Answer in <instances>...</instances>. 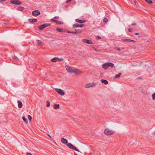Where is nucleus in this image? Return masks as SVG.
Segmentation results:
<instances>
[{"label": "nucleus", "instance_id": "nucleus-39", "mask_svg": "<svg viewBox=\"0 0 155 155\" xmlns=\"http://www.w3.org/2000/svg\"><path fill=\"white\" fill-rule=\"evenodd\" d=\"M131 25L133 26H136L137 25L136 23H133L131 24Z\"/></svg>", "mask_w": 155, "mask_h": 155}, {"label": "nucleus", "instance_id": "nucleus-45", "mask_svg": "<svg viewBox=\"0 0 155 155\" xmlns=\"http://www.w3.org/2000/svg\"><path fill=\"white\" fill-rule=\"evenodd\" d=\"M27 155H31V154L30 153H26Z\"/></svg>", "mask_w": 155, "mask_h": 155}, {"label": "nucleus", "instance_id": "nucleus-44", "mask_svg": "<svg viewBox=\"0 0 155 155\" xmlns=\"http://www.w3.org/2000/svg\"><path fill=\"white\" fill-rule=\"evenodd\" d=\"M134 35H140V33H134Z\"/></svg>", "mask_w": 155, "mask_h": 155}, {"label": "nucleus", "instance_id": "nucleus-35", "mask_svg": "<svg viewBox=\"0 0 155 155\" xmlns=\"http://www.w3.org/2000/svg\"><path fill=\"white\" fill-rule=\"evenodd\" d=\"M13 58L15 60H18V58H17V57L15 56H14L13 57Z\"/></svg>", "mask_w": 155, "mask_h": 155}, {"label": "nucleus", "instance_id": "nucleus-42", "mask_svg": "<svg viewBox=\"0 0 155 155\" xmlns=\"http://www.w3.org/2000/svg\"><path fill=\"white\" fill-rule=\"evenodd\" d=\"M54 18H55V19H59V17L58 16H55Z\"/></svg>", "mask_w": 155, "mask_h": 155}, {"label": "nucleus", "instance_id": "nucleus-16", "mask_svg": "<svg viewBox=\"0 0 155 155\" xmlns=\"http://www.w3.org/2000/svg\"><path fill=\"white\" fill-rule=\"evenodd\" d=\"M18 107L19 108H21L22 106V102L20 100H18Z\"/></svg>", "mask_w": 155, "mask_h": 155}, {"label": "nucleus", "instance_id": "nucleus-24", "mask_svg": "<svg viewBox=\"0 0 155 155\" xmlns=\"http://www.w3.org/2000/svg\"><path fill=\"white\" fill-rule=\"evenodd\" d=\"M80 72V71L78 69H74L73 72L75 73L76 74H79Z\"/></svg>", "mask_w": 155, "mask_h": 155}, {"label": "nucleus", "instance_id": "nucleus-37", "mask_svg": "<svg viewBox=\"0 0 155 155\" xmlns=\"http://www.w3.org/2000/svg\"><path fill=\"white\" fill-rule=\"evenodd\" d=\"M93 49L96 52H99L100 51L99 50L95 48H94Z\"/></svg>", "mask_w": 155, "mask_h": 155}, {"label": "nucleus", "instance_id": "nucleus-1", "mask_svg": "<svg viewBox=\"0 0 155 155\" xmlns=\"http://www.w3.org/2000/svg\"><path fill=\"white\" fill-rule=\"evenodd\" d=\"M114 66V64L112 63L107 62L103 64L102 65V67L104 69H106L108 67H110L112 68Z\"/></svg>", "mask_w": 155, "mask_h": 155}, {"label": "nucleus", "instance_id": "nucleus-13", "mask_svg": "<svg viewBox=\"0 0 155 155\" xmlns=\"http://www.w3.org/2000/svg\"><path fill=\"white\" fill-rule=\"evenodd\" d=\"M121 41H127V42H133L134 43H135L136 42V41L134 40H132L130 39H121Z\"/></svg>", "mask_w": 155, "mask_h": 155}, {"label": "nucleus", "instance_id": "nucleus-12", "mask_svg": "<svg viewBox=\"0 0 155 155\" xmlns=\"http://www.w3.org/2000/svg\"><path fill=\"white\" fill-rule=\"evenodd\" d=\"M73 28H77L78 27H82L84 26V25L83 24H74L73 25Z\"/></svg>", "mask_w": 155, "mask_h": 155}, {"label": "nucleus", "instance_id": "nucleus-26", "mask_svg": "<svg viewBox=\"0 0 155 155\" xmlns=\"http://www.w3.org/2000/svg\"><path fill=\"white\" fill-rule=\"evenodd\" d=\"M22 118L24 121L25 122V123L27 124L28 123L27 120L26 119L25 117L24 116L22 117Z\"/></svg>", "mask_w": 155, "mask_h": 155}, {"label": "nucleus", "instance_id": "nucleus-17", "mask_svg": "<svg viewBox=\"0 0 155 155\" xmlns=\"http://www.w3.org/2000/svg\"><path fill=\"white\" fill-rule=\"evenodd\" d=\"M75 21L76 22L79 23L80 24L84 23L85 21L84 20H81L78 19H75Z\"/></svg>", "mask_w": 155, "mask_h": 155}, {"label": "nucleus", "instance_id": "nucleus-27", "mask_svg": "<svg viewBox=\"0 0 155 155\" xmlns=\"http://www.w3.org/2000/svg\"><path fill=\"white\" fill-rule=\"evenodd\" d=\"M75 31L76 32H77L78 33H81L82 32V31H81L79 29H76L75 30Z\"/></svg>", "mask_w": 155, "mask_h": 155}, {"label": "nucleus", "instance_id": "nucleus-30", "mask_svg": "<svg viewBox=\"0 0 155 155\" xmlns=\"http://www.w3.org/2000/svg\"><path fill=\"white\" fill-rule=\"evenodd\" d=\"M50 106V102L49 101H47V104L46 106L47 107H49Z\"/></svg>", "mask_w": 155, "mask_h": 155}, {"label": "nucleus", "instance_id": "nucleus-7", "mask_svg": "<svg viewBox=\"0 0 155 155\" xmlns=\"http://www.w3.org/2000/svg\"><path fill=\"white\" fill-rule=\"evenodd\" d=\"M41 14L40 12L38 10H35L32 12V15L34 16H37Z\"/></svg>", "mask_w": 155, "mask_h": 155}, {"label": "nucleus", "instance_id": "nucleus-20", "mask_svg": "<svg viewBox=\"0 0 155 155\" xmlns=\"http://www.w3.org/2000/svg\"><path fill=\"white\" fill-rule=\"evenodd\" d=\"M59 104H54V105L53 108L55 109H57L59 108Z\"/></svg>", "mask_w": 155, "mask_h": 155}, {"label": "nucleus", "instance_id": "nucleus-14", "mask_svg": "<svg viewBox=\"0 0 155 155\" xmlns=\"http://www.w3.org/2000/svg\"><path fill=\"white\" fill-rule=\"evenodd\" d=\"M28 20L29 21L30 23H33L38 21V20L37 19L35 18H29Z\"/></svg>", "mask_w": 155, "mask_h": 155}, {"label": "nucleus", "instance_id": "nucleus-21", "mask_svg": "<svg viewBox=\"0 0 155 155\" xmlns=\"http://www.w3.org/2000/svg\"><path fill=\"white\" fill-rule=\"evenodd\" d=\"M121 75V73H119L117 74H116L114 77L115 78H119Z\"/></svg>", "mask_w": 155, "mask_h": 155}, {"label": "nucleus", "instance_id": "nucleus-34", "mask_svg": "<svg viewBox=\"0 0 155 155\" xmlns=\"http://www.w3.org/2000/svg\"><path fill=\"white\" fill-rule=\"evenodd\" d=\"M128 31L129 32H133V30L132 28H129V29H128Z\"/></svg>", "mask_w": 155, "mask_h": 155}, {"label": "nucleus", "instance_id": "nucleus-47", "mask_svg": "<svg viewBox=\"0 0 155 155\" xmlns=\"http://www.w3.org/2000/svg\"><path fill=\"white\" fill-rule=\"evenodd\" d=\"M48 136L50 137V138H51V136L49 135V134H48Z\"/></svg>", "mask_w": 155, "mask_h": 155}, {"label": "nucleus", "instance_id": "nucleus-3", "mask_svg": "<svg viewBox=\"0 0 155 155\" xmlns=\"http://www.w3.org/2000/svg\"><path fill=\"white\" fill-rule=\"evenodd\" d=\"M67 146L70 149L74 150L75 151L79 152H81L77 147H74L71 143H68L67 144Z\"/></svg>", "mask_w": 155, "mask_h": 155}, {"label": "nucleus", "instance_id": "nucleus-25", "mask_svg": "<svg viewBox=\"0 0 155 155\" xmlns=\"http://www.w3.org/2000/svg\"><path fill=\"white\" fill-rule=\"evenodd\" d=\"M37 42L38 44L40 45H43V43H42L41 41L39 40H37Z\"/></svg>", "mask_w": 155, "mask_h": 155}, {"label": "nucleus", "instance_id": "nucleus-11", "mask_svg": "<svg viewBox=\"0 0 155 155\" xmlns=\"http://www.w3.org/2000/svg\"><path fill=\"white\" fill-rule=\"evenodd\" d=\"M83 41L84 43H86L90 45H91L93 44V42L91 40H87L85 39H83Z\"/></svg>", "mask_w": 155, "mask_h": 155}, {"label": "nucleus", "instance_id": "nucleus-10", "mask_svg": "<svg viewBox=\"0 0 155 155\" xmlns=\"http://www.w3.org/2000/svg\"><path fill=\"white\" fill-rule=\"evenodd\" d=\"M51 21L55 22L56 24L61 25L63 24V22L62 21H59L58 20L52 19L51 20Z\"/></svg>", "mask_w": 155, "mask_h": 155}, {"label": "nucleus", "instance_id": "nucleus-29", "mask_svg": "<svg viewBox=\"0 0 155 155\" xmlns=\"http://www.w3.org/2000/svg\"><path fill=\"white\" fill-rule=\"evenodd\" d=\"M147 3L151 4L152 3V2L151 0H145Z\"/></svg>", "mask_w": 155, "mask_h": 155}, {"label": "nucleus", "instance_id": "nucleus-46", "mask_svg": "<svg viewBox=\"0 0 155 155\" xmlns=\"http://www.w3.org/2000/svg\"><path fill=\"white\" fill-rule=\"evenodd\" d=\"M66 32L68 33H71V31H67Z\"/></svg>", "mask_w": 155, "mask_h": 155}, {"label": "nucleus", "instance_id": "nucleus-36", "mask_svg": "<svg viewBox=\"0 0 155 155\" xmlns=\"http://www.w3.org/2000/svg\"><path fill=\"white\" fill-rule=\"evenodd\" d=\"M114 49L115 50L119 51H120V48H117V47H115L114 48Z\"/></svg>", "mask_w": 155, "mask_h": 155}, {"label": "nucleus", "instance_id": "nucleus-2", "mask_svg": "<svg viewBox=\"0 0 155 155\" xmlns=\"http://www.w3.org/2000/svg\"><path fill=\"white\" fill-rule=\"evenodd\" d=\"M115 133V131L111 130H109L108 128H106L104 130V134L107 135H112Z\"/></svg>", "mask_w": 155, "mask_h": 155}, {"label": "nucleus", "instance_id": "nucleus-38", "mask_svg": "<svg viewBox=\"0 0 155 155\" xmlns=\"http://www.w3.org/2000/svg\"><path fill=\"white\" fill-rule=\"evenodd\" d=\"M71 33H72L75 35H77V33L75 31H71Z\"/></svg>", "mask_w": 155, "mask_h": 155}, {"label": "nucleus", "instance_id": "nucleus-48", "mask_svg": "<svg viewBox=\"0 0 155 155\" xmlns=\"http://www.w3.org/2000/svg\"><path fill=\"white\" fill-rule=\"evenodd\" d=\"M5 25H7V24H6V23H5Z\"/></svg>", "mask_w": 155, "mask_h": 155}, {"label": "nucleus", "instance_id": "nucleus-28", "mask_svg": "<svg viewBox=\"0 0 155 155\" xmlns=\"http://www.w3.org/2000/svg\"><path fill=\"white\" fill-rule=\"evenodd\" d=\"M64 60L63 58H59L57 57V61H63Z\"/></svg>", "mask_w": 155, "mask_h": 155}, {"label": "nucleus", "instance_id": "nucleus-41", "mask_svg": "<svg viewBox=\"0 0 155 155\" xmlns=\"http://www.w3.org/2000/svg\"><path fill=\"white\" fill-rule=\"evenodd\" d=\"M72 0H67V1L66 2V3H68L70 2Z\"/></svg>", "mask_w": 155, "mask_h": 155}, {"label": "nucleus", "instance_id": "nucleus-6", "mask_svg": "<svg viewBox=\"0 0 155 155\" xmlns=\"http://www.w3.org/2000/svg\"><path fill=\"white\" fill-rule=\"evenodd\" d=\"M55 90L59 94L61 95H64L65 94V92L61 89L55 88Z\"/></svg>", "mask_w": 155, "mask_h": 155}, {"label": "nucleus", "instance_id": "nucleus-9", "mask_svg": "<svg viewBox=\"0 0 155 155\" xmlns=\"http://www.w3.org/2000/svg\"><path fill=\"white\" fill-rule=\"evenodd\" d=\"M66 68L67 71L70 73H72L73 71L74 68L72 67L68 66L67 65L66 66Z\"/></svg>", "mask_w": 155, "mask_h": 155}, {"label": "nucleus", "instance_id": "nucleus-33", "mask_svg": "<svg viewBox=\"0 0 155 155\" xmlns=\"http://www.w3.org/2000/svg\"><path fill=\"white\" fill-rule=\"evenodd\" d=\"M152 99L154 100L155 99V92L152 95Z\"/></svg>", "mask_w": 155, "mask_h": 155}, {"label": "nucleus", "instance_id": "nucleus-43", "mask_svg": "<svg viewBox=\"0 0 155 155\" xmlns=\"http://www.w3.org/2000/svg\"><path fill=\"white\" fill-rule=\"evenodd\" d=\"M97 39H101V37L100 36H97Z\"/></svg>", "mask_w": 155, "mask_h": 155}, {"label": "nucleus", "instance_id": "nucleus-15", "mask_svg": "<svg viewBox=\"0 0 155 155\" xmlns=\"http://www.w3.org/2000/svg\"><path fill=\"white\" fill-rule=\"evenodd\" d=\"M61 141L62 143H64V144H67L68 143V140L65 138H61Z\"/></svg>", "mask_w": 155, "mask_h": 155}, {"label": "nucleus", "instance_id": "nucleus-49", "mask_svg": "<svg viewBox=\"0 0 155 155\" xmlns=\"http://www.w3.org/2000/svg\"><path fill=\"white\" fill-rule=\"evenodd\" d=\"M75 154H76V155H77V154H76V153H75Z\"/></svg>", "mask_w": 155, "mask_h": 155}, {"label": "nucleus", "instance_id": "nucleus-19", "mask_svg": "<svg viewBox=\"0 0 155 155\" xmlns=\"http://www.w3.org/2000/svg\"><path fill=\"white\" fill-rule=\"evenodd\" d=\"M101 81L102 83H104L105 84H107L108 83V81L106 80L101 79Z\"/></svg>", "mask_w": 155, "mask_h": 155}, {"label": "nucleus", "instance_id": "nucleus-5", "mask_svg": "<svg viewBox=\"0 0 155 155\" xmlns=\"http://www.w3.org/2000/svg\"><path fill=\"white\" fill-rule=\"evenodd\" d=\"M51 25V24L49 23H45L43 25H40L39 27V30H42L44 28L48 27L50 26Z\"/></svg>", "mask_w": 155, "mask_h": 155}, {"label": "nucleus", "instance_id": "nucleus-32", "mask_svg": "<svg viewBox=\"0 0 155 155\" xmlns=\"http://www.w3.org/2000/svg\"><path fill=\"white\" fill-rule=\"evenodd\" d=\"M28 118L30 121H31L32 119L31 117L29 115H28Z\"/></svg>", "mask_w": 155, "mask_h": 155}, {"label": "nucleus", "instance_id": "nucleus-23", "mask_svg": "<svg viewBox=\"0 0 155 155\" xmlns=\"http://www.w3.org/2000/svg\"><path fill=\"white\" fill-rule=\"evenodd\" d=\"M24 9V8L23 7H19L17 9V10L18 11H23Z\"/></svg>", "mask_w": 155, "mask_h": 155}, {"label": "nucleus", "instance_id": "nucleus-31", "mask_svg": "<svg viewBox=\"0 0 155 155\" xmlns=\"http://www.w3.org/2000/svg\"><path fill=\"white\" fill-rule=\"evenodd\" d=\"M104 22L107 23L108 22L107 19L106 18H104L103 20Z\"/></svg>", "mask_w": 155, "mask_h": 155}, {"label": "nucleus", "instance_id": "nucleus-22", "mask_svg": "<svg viewBox=\"0 0 155 155\" xmlns=\"http://www.w3.org/2000/svg\"><path fill=\"white\" fill-rule=\"evenodd\" d=\"M51 61L53 62H56L57 61V57H54L51 59Z\"/></svg>", "mask_w": 155, "mask_h": 155}, {"label": "nucleus", "instance_id": "nucleus-18", "mask_svg": "<svg viewBox=\"0 0 155 155\" xmlns=\"http://www.w3.org/2000/svg\"><path fill=\"white\" fill-rule=\"evenodd\" d=\"M56 30L60 32H65V30L62 28H56Z\"/></svg>", "mask_w": 155, "mask_h": 155}, {"label": "nucleus", "instance_id": "nucleus-40", "mask_svg": "<svg viewBox=\"0 0 155 155\" xmlns=\"http://www.w3.org/2000/svg\"><path fill=\"white\" fill-rule=\"evenodd\" d=\"M6 1V0H0V3H2L3 2H5Z\"/></svg>", "mask_w": 155, "mask_h": 155}, {"label": "nucleus", "instance_id": "nucleus-8", "mask_svg": "<svg viewBox=\"0 0 155 155\" xmlns=\"http://www.w3.org/2000/svg\"><path fill=\"white\" fill-rule=\"evenodd\" d=\"M11 3L13 4L16 5H20L21 4V2L18 0H14L10 2Z\"/></svg>", "mask_w": 155, "mask_h": 155}, {"label": "nucleus", "instance_id": "nucleus-4", "mask_svg": "<svg viewBox=\"0 0 155 155\" xmlns=\"http://www.w3.org/2000/svg\"><path fill=\"white\" fill-rule=\"evenodd\" d=\"M97 85V83L95 82L90 83L86 85L85 86V88H89L90 87H93Z\"/></svg>", "mask_w": 155, "mask_h": 155}]
</instances>
